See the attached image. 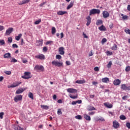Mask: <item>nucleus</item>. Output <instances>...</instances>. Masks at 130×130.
<instances>
[{"mask_svg": "<svg viewBox=\"0 0 130 130\" xmlns=\"http://www.w3.org/2000/svg\"><path fill=\"white\" fill-rule=\"evenodd\" d=\"M86 26H89V25H90V24H91V17H90V16H88L86 17Z\"/></svg>", "mask_w": 130, "mask_h": 130, "instance_id": "obj_16", "label": "nucleus"}, {"mask_svg": "<svg viewBox=\"0 0 130 130\" xmlns=\"http://www.w3.org/2000/svg\"><path fill=\"white\" fill-rule=\"evenodd\" d=\"M37 46H42L43 44V40L41 39L36 41Z\"/></svg>", "mask_w": 130, "mask_h": 130, "instance_id": "obj_15", "label": "nucleus"}, {"mask_svg": "<svg viewBox=\"0 0 130 130\" xmlns=\"http://www.w3.org/2000/svg\"><path fill=\"white\" fill-rule=\"evenodd\" d=\"M129 71H130V67L129 66L126 67L125 68V72H129Z\"/></svg>", "mask_w": 130, "mask_h": 130, "instance_id": "obj_52", "label": "nucleus"}, {"mask_svg": "<svg viewBox=\"0 0 130 130\" xmlns=\"http://www.w3.org/2000/svg\"><path fill=\"white\" fill-rule=\"evenodd\" d=\"M57 15H58L59 16H62L63 15H64L66 14H68V12L67 11H59L57 13Z\"/></svg>", "mask_w": 130, "mask_h": 130, "instance_id": "obj_19", "label": "nucleus"}, {"mask_svg": "<svg viewBox=\"0 0 130 130\" xmlns=\"http://www.w3.org/2000/svg\"><path fill=\"white\" fill-rule=\"evenodd\" d=\"M94 71H95V72H98L99 71V68L98 67H95L94 68Z\"/></svg>", "mask_w": 130, "mask_h": 130, "instance_id": "obj_57", "label": "nucleus"}, {"mask_svg": "<svg viewBox=\"0 0 130 130\" xmlns=\"http://www.w3.org/2000/svg\"><path fill=\"white\" fill-rule=\"evenodd\" d=\"M95 114V112H89L88 114L89 115H94Z\"/></svg>", "mask_w": 130, "mask_h": 130, "instance_id": "obj_56", "label": "nucleus"}, {"mask_svg": "<svg viewBox=\"0 0 130 130\" xmlns=\"http://www.w3.org/2000/svg\"><path fill=\"white\" fill-rule=\"evenodd\" d=\"M5 29V27L3 25H0V31H3V30Z\"/></svg>", "mask_w": 130, "mask_h": 130, "instance_id": "obj_54", "label": "nucleus"}, {"mask_svg": "<svg viewBox=\"0 0 130 130\" xmlns=\"http://www.w3.org/2000/svg\"><path fill=\"white\" fill-rule=\"evenodd\" d=\"M103 18L105 19H106L107 18H108L109 17V13L107 12V11H104L103 12Z\"/></svg>", "mask_w": 130, "mask_h": 130, "instance_id": "obj_13", "label": "nucleus"}, {"mask_svg": "<svg viewBox=\"0 0 130 130\" xmlns=\"http://www.w3.org/2000/svg\"><path fill=\"white\" fill-rule=\"evenodd\" d=\"M126 126L127 127V128H130V123L129 122H127L126 123Z\"/></svg>", "mask_w": 130, "mask_h": 130, "instance_id": "obj_53", "label": "nucleus"}, {"mask_svg": "<svg viewBox=\"0 0 130 130\" xmlns=\"http://www.w3.org/2000/svg\"><path fill=\"white\" fill-rule=\"evenodd\" d=\"M83 36L84 37V38H87L88 39V36L85 34V32H83Z\"/></svg>", "mask_w": 130, "mask_h": 130, "instance_id": "obj_55", "label": "nucleus"}, {"mask_svg": "<svg viewBox=\"0 0 130 130\" xmlns=\"http://www.w3.org/2000/svg\"><path fill=\"white\" fill-rule=\"evenodd\" d=\"M28 3H30V0H24L19 3L18 5H26V4H28Z\"/></svg>", "mask_w": 130, "mask_h": 130, "instance_id": "obj_20", "label": "nucleus"}, {"mask_svg": "<svg viewBox=\"0 0 130 130\" xmlns=\"http://www.w3.org/2000/svg\"><path fill=\"white\" fill-rule=\"evenodd\" d=\"M8 41L10 43H12L13 42V38L12 37L8 38Z\"/></svg>", "mask_w": 130, "mask_h": 130, "instance_id": "obj_45", "label": "nucleus"}, {"mask_svg": "<svg viewBox=\"0 0 130 130\" xmlns=\"http://www.w3.org/2000/svg\"><path fill=\"white\" fill-rule=\"evenodd\" d=\"M92 85H97L98 84V82H96V81H93L92 82Z\"/></svg>", "mask_w": 130, "mask_h": 130, "instance_id": "obj_63", "label": "nucleus"}, {"mask_svg": "<svg viewBox=\"0 0 130 130\" xmlns=\"http://www.w3.org/2000/svg\"><path fill=\"white\" fill-rule=\"evenodd\" d=\"M17 61H18L17 59H16L15 58H12V59H11V62H17Z\"/></svg>", "mask_w": 130, "mask_h": 130, "instance_id": "obj_48", "label": "nucleus"}, {"mask_svg": "<svg viewBox=\"0 0 130 130\" xmlns=\"http://www.w3.org/2000/svg\"><path fill=\"white\" fill-rule=\"evenodd\" d=\"M95 14H100V10L93 9L89 11V16H92V15H95Z\"/></svg>", "mask_w": 130, "mask_h": 130, "instance_id": "obj_1", "label": "nucleus"}, {"mask_svg": "<svg viewBox=\"0 0 130 130\" xmlns=\"http://www.w3.org/2000/svg\"><path fill=\"white\" fill-rule=\"evenodd\" d=\"M23 99V96L22 95H17L16 96H15L14 99V101L15 102H18V101H22Z\"/></svg>", "mask_w": 130, "mask_h": 130, "instance_id": "obj_6", "label": "nucleus"}, {"mask_svg": "<svg viewBox=\"0 0 130 130\" xmlns=\"http://www.w3.org/2000/svg\"><path fill=\"white\" fill-rule=\"evenodd\" d=\"M68 93H77L78 90L75 88H68L67 89Z\"/></svg>", "mask_w": 130, "mask_h": 130, "instance_id": "obj_12", "label": "nucleus"}, {"mask_svg": "<svg viewBox=\"0 0 130 130\" xmlns=\"http://www.w3.org/2000/svg\"><path fill=\"white\" fill-rule=\"evenodd\" d=\"M14 31V28L13 27H9L8 29L6 30L5 32L6 36H9L10 34L12 33Z\"/></svg>", "mask_w": 130, "mask_h": 130, "instance_id": "obj_8", "label": "nucleus"}, {"mask_svg": "<svg viewBox=\"0 0 130 130\" xmlns=\"http://www.w3.org/2000/svg\"><path fill=\"white\" fill-rule=\"evenodd\" d=\"M4 114H5V113L4 112H1L0 113V118H1V119H3V116H4Z\"/></svg>", "mask_w": 130, "mask_h": 130, "instance_id": "obj_50", "label": "nucleus"}, {"mask_svg": "<svg viewBox=\"0 0 130 130\" xmlns=\"http://www.w3.org/2000/svg\"><path fill=\"white\" fill-rule=\"evenodd\" d=\"M14 128L15 130H23V128L20 127V126L18 125H15L14 126Z\"/></svg>", "mask_w": 130, "mask_h": 130, "instance_id": "obj_25", "label": "nucleus"}, {"mask_svg": "<svg viewBox=\"0 0 130 130\" xmlns=\"http://www.w3.org/2000/svg\"><path fill=\"white\" fill-rule=\"evenodd\" d=\"M109 28H110V29H112V28H113V23H111V24L109 25Z\"/></svg>", "mask_w": 130, "mask_h": 130, "instance_id": "obj_62", "label": "nucleus"}, {"mask_svg": "<svg viewBox=\"0 0 130 130\" xmlns=\"http://www.w3.org/2000/svg\"><path fill=\"white\" fill-rule=\"evenodd\" d=\"M56 58L57 59H61V56L60 55H56Z\"/></svg>", "mask_w": 130, "mask_h": 130, "instance_id": "obj_51", "label": "nucleus"}, {"mask_svg": "<svg viewBox=\"0 0 130 130\" xmlns=\"http://www.w3.org/2000/svg\"><path fill=\"white\" fill-rule=\"evenodd\" d=\"M12 47H13V48H18V47H19L18 46V45H17V44H13L12 45Z\"/></svg>", "mask_w": 130, "mask_h": 130, "instance_id": "obj_47", "label": "nucleus"}, {"mask_svg": "<svg viewBox=\"0 0 130 130\" xmlns=\"http://www.w3.org/2000/svg\"><path fill=\"white\" fill-rule=\"evenodd\" d=\"M107 42V40L106 39V38H103L102 40V44H104V43H105V42Z\"/></svg>", "mask_w": 130, "mask_h": 130, "instance_id": "obj_42", "label": "nucleus"}, {"mask_svg": "<svg viewBox=\"0 0 130 130\" xmlns=\"http://www.w3.org/2000/svg\"><path fill=\"white\" fill-rule=\"evenodd\" d=\"M73 7H74V2L72 1L67 7V10H70V9H72Z\"/></svg>", "mask_w": 130, "mask_h": 130, "instance_id": "obj_23", "label": "nucleus"}, {"mask_svg": "<svg viewBox=\"0 0 130 130\" xmlns=\"http://www.w3.org/2000/svg\"><path fill=\"white\" fill-rule=\"evenodd\" d=\"M121 89L123 90V91H129L130 86H127L126 84H123L121 85Z\"/></svg>", "mask_w": 130, "mask_h": 130, "instance_id": "obj_5", "label": "nucleus"}, {"mask_svg": "<svg viewBox=\"0 0 130 130\" xmlns=\"http://www.w3.org/2000/svg\"><path fill=\"white\" fill-rule=\"evenodd\" d=\"M6 44V42H5L4 40H0V45H4Z\"/></svg>", "mask_w": 130, "mask_h": 130, "instance_id": "obj_40", "label": "nucleus"}, {"mask_svg": "<svg viewBox=\"0 0 130 130\" xmlns=\"http://www.w3.org/2000/svg\"><path fill=\"white\" fill-rule=\"evenodd\" d=\"M124 32L126 33V34H129L130 35V29L128 28H126L124 29Z\"/></svg>", "mask_w": 130, "mask_h": 130, "instance_id": "obj_39", "label": "nucleus"}, {"mask_svg": "<svg viewBox=\"0 0 130 130\" xmlns=\"http://www.w3.org/2000/svg\"><path fill=\"white\" fill-rule=\"evenodd\" d=\"M31 77V73L26 72L24 73V76H21V78L26 80L27 79H30Z\"/></svg>", "mask_w": 130, "mask_h": 130, "instance_id": "obj_3", "label": "nucleus"}, {"mask_svg": "<svg viewBox=\"0 0 130 130\" xmlns=\"http://www.w3.org/2000/svg\"><path fill=\"white\" fill-rule=\"evenodd\" d=\"M87 110H88V111H92L93 110H96V108L94 107L89 106L87 107Z\"/></svg>", "mask_w": 130, "mask_h": 130, "instance_id": "obj_22", "label": "nucleus"}, {"mask_svg": "<svg viewBox=\"0 0 130 130\" xmlns=\"http://www.w3.org/2000/svg\"><path fill=\"white\" fill-rule=\"evenodd\" d=\"M119 126H120V124H119V123H118V121L116 120H114L113 122V127H114V128H118Z\"/></svg>", "mask_w": 130, "mask_h": 130, "instance_id": "obj_10", "label": "nucleus"}, {"mask_svg": "<svg viewBox=\"0 0 130 130\" xmlns=\"http://www.w3.org/2000/svg\"><path fill=\"white\" fill-rule=\"evenodd\" d=\"M35 70L43 72V71H44V67L42 66L36 65L35 67Z\"/></svg>", "mask_w": 130, "mask_h": 130, "instance_id": "obj_9", "label": "nucleus"}, {"mask_svg": "<svg viewBox=\"0 0 130 130\" xmlns=\"http://www.w3.org/2000/svg\"><path fill=\"white\" fill-rule=\"evenodd\" d=\"M121 16L123 20H127V19H128V16H127V15H123V14H122Z\"/></svg>", "mask_w": 130, "mask_h": 130, "instance_id": "obj_31", "label": "nucleus"}, {"mask_svg": "<svg viewBox=\"0 0 130 130\" xmlns=\"http://www.w3.org/2000/svg\"><path fill=\"white\" fill-rule=\"evenodd\" d=\"M67 66H71V62L70 61H66Z\"/></svg>", "mask_w": 130, "mask_h": 130, "instance_id": "obj_61", "label": "nucleus"}, {"mask_svg": "<svg viewBox=\"0 0 130 130\" xmlns=\"http://www.w3.org/2000/svg\"><path fill=\"white\" fill-rule=\"evenodd\" d=\"M28 97L32 100L34 99V97L33 96V93L32 92H29L28 93Z\"/></svg>", "mask_w": 130, "mask_h": 130, "instance_id": "obj_38", "label": "nucleus"}, {"mask_svg": "<svg viewBox=\"0 0 130 130\" xmlns=\"http://www.w3.org/2000/svg\"><path fill=\"white\" fill-rule=\"evenodd\" d=\"M57 114H62V112H61V109H58L57 111Z\"/></svg>", "mask_w": 130, "mask_h": 130, "instance_id": "obj_49", "label": "nucleus"}, {"mask_svg": "<svg viewBox=\"0 0 130 130\" xmlns=\"http://www.w3.org/2000/svg\"><path fill=\"white\" fill-rule=\"evenodd\" d=\"M25 90V89H23V88H21L20 89H18L17 91H16V94H21V93H23Z\"/></svg>", "mask_w": 130, "mask_h": 130, "instance_id": "obj_24", "label": "nucleus"}, {"mask_svg": "<svg viewBox=\"0 0 130 130\" xmlns=\"http://www.w3.org/2000/svg\"><path fill=\"white\" fill-rule=\"evenodd\" d=\"M41 108H43V109H46L47 110L49 108V107L48 106L45 105H41Z\"/></svg>", "mask_w": 130, "mask_h": 130, "instance_id": "obj_34", "label": "nucleus"}, {"mask_svg": "<svg viewBox=\"0 0 130 130\" xmlns=\"http://www.w3.org/2000/svg\"><path fill=\"white\" fill-rule=\"evenodd\" d=\"M47 50H48V49L47 48V47H44L43 48V51H44V52H46V51H47Z\"/></svg>", "mask_w": 130, "mask_h": 130, "instance_id": "obj_46", "label": "nucleus"}, {"mask_svg": "<svg viewBox=\"0 0 130 130\" xmlns=\"http://www.w3.org/2000/svg\"><path fill=\"white\" fill-rule=\"evenodd\" d=\"M21 84H22V82L21 81H16L11 85H8V87L15 88V87H18V86H19V85H21Z\"/></svg>", "mask_w": 130, "mask_h": 130, "instance_id": "obj_2", "label": "nucleus"}, {"mask_svg": "<svg viewBox=\"0 0 130 130\" xmlns=\"http://www.w3.org/2000/svg\"><path fill=\"white\" fill-rule=\"evenodd\" d=\"M75 118L76 119H82V116L78 115L75 116Z\"/></svg>", "mask_w": 130, "mask_h": 130, "instance_id": "obj_44", "label": "nucleus"}, {"mask_svg": "<svg viewBox=\"0 0 130 130\" xmlns=\"http://www.w3.org/2000/svg\"><path fill=\"white\" fill-rule=\"evenodd\" d=\"M104 106H106L107 108H112L113 105L111 104H109L108 103H104Z\"/></svg>", "mask_w": 130, "mask_h": 130, "instance_id": "obj_18", "label": "nucleus"}, {"mask_svg": "<svg viewBox=\"0 0 130 130\" xmlns=\"http://www.w3.org/2000/svg\"><path fill=\"white\" fill-rule=\"evenodd\" d=\"M111 66H112V62L110 61L109 63L107 65V68H108V69H110L111 68Z\"/></svg>", "mask_w": 130, "mask_h": 130, "instance_id": "obj_33", "label": "nucleus"}, {"mask_svg": "<svg viewBox=\"0 0 130 130\" xmlns=\"http://www.w3.org/2000/svg\"><path fill=\"white\" fill-rule=\"evenodd\" d=\"M76 103H78V104H81L82 103V100H79L78 101H76Z\"/></svg>", "mask_w": 130, "mask_h": 130, "instance_id": "obj_58", "label": "nucleus"}, {"mask_svg": "<svg viewBox=\"0 0 130 130\" xmlns=\"http://www.w3.org/2000/svg\"><path fill=\"white\" fill-rule=\"evenodd\" d=\"M21 37H22V34H19L18 36L15 37V39L17 41H19V40H20V39H21Z\"/></svg>", "mask_w": 130, "mask_h": 130, "instance_id": "obj_30", "label": "nucleus"}, {"mask_svg": "<svg viewBox=\"0 0 130 130\" xmlns=\"http://www.w3.org/2000/svg\"><path fill=\"white\" fill-rule=\"evenodd\" d=\"M52 64H53V66H55V67H58V68H59L60 67H62L63 63H62V62H60L57 61L53 60L52 62Z\"/></svg>", "mask_w": 130, "mask_h": 130, "instance_id": "obj_4", "label": "nucleus"}, {"mask_svg": "<svg viewBox=\"0 0 130 130\" xmlns=\"http://www.w3.org/2000/svg\"><path fill=\"white\" fill-rule=\"evenodd\" d=\"M35 57V58H37V59H40L41 60L45 59V56L43 54L36 55Z\"/></svg>", "mask_w": 130, "mask_h": 130, "instance_id": "obj_7", "label": "nucleus"}, {"mask_svg": "<svg viewBox=\"0 0 130 130\" xmlns=\"http://www.w3.org/2000/svg\"><path fill=\"white\" fill-rule=\"evenodd\" d=\"M84 117L87 120H88V121L91 120V117H90V116L88 115L87 114H85L84 115Z\"/></svg>", "mask_w": 130, "mask_h": 130, "instance_id": "obj_26", "label": "nucleus"}, {"mask_svg": "<svg viewBox=\"0 0 130 130\" xmlns=\"http://www.w3.org/2000/svg\"><path fill=\"white\" fill-rule=\"evenodd\" d=\"M76 84H85L86 83V80L85 79L79 80L75 81Z\"/></svg>", "mask_w": 130, "mask_h": 130, "instance_id": "obj_17", "label": "nucleus"}, {"mask_svg": "<svg viewBox=\"0 0 130 130\" xmlns=\"http://www.w3.org/2000/svg\"><path fill=\"white\" fill-rule=\"evenodd\" d=\"M127 10L130 11V5H127Z\"/></svg>", "mask_w": 130, "mask_h": 130, "instance_id": "obj_64", "label": "nucleus"}, {"mask_svg": "<svg viewBox=\"0 0 130 130\" xmlns=\"http://www.w3.org/2000/svg\"><path fill=\"white\" fill-rule=\"evenodd\" d=\"M69 97L72 99H77L78 98V94H76L75 95L73 96L71 94H69Z\"/></svg>", "mask_w": 130, "mask_h": 130, "instance_id": "obj_28", "label": "nucleus"}, {"mask_svg": "<svg viewBox=\"0 0 130 130\" xmlns=\"http://www.w3.org/2000/svg\"><path fill=\"white\" fill-rule=\"evenodd\" d=\"M40 23H41V19H39L35 22V25H38V24H40Z\"/></svg>", "mask_w": 130, "mask_h": 130, "instance_id": "obj_41", "label": "nucleus"}, {"mask_svg": "<svg viewBox=\"0 0 130 130\" xmlns=\"http://www.w3.org/2000/svg\"><path fill=\"white\" fill-rule=\"evenodd\" d=\"M5 74H6V75H11L12 74V72L10 71H5Z\"/></svg>", "mask_w": 130, "mask_h": 130, "instance_id": "obj_43", "label": "nucleus"}, {"mask_svg": "<svg viewBox=\"0 0 130 130\" xmlns=\"http://www.w3.org/2000/svg\"><path fill=\"white\" fill-rule=\"evenodd\" d=\"M99 29L100 31H106V28H105V26L104 25L101 26L100 27H99Z\"/></svg>", "mask_w": 130, "mask_h": 130, "instance_id": "obj_29", "label": "nucleus"}, {"mask_svg": "<svg viewBox=\"0 0 130 130\" xmlns=\"http://www.w3.org/2000/svg\"><path fill=\"white\" fill-rule=\"evenodd\" d=\"M102 82L103 83H109V78H107V77L102 78Z\"/></svg>", "mask_w": 130, "mask_h": 130, "instance_id": "obj_21", "label": "nucleus"}, {"mask_svg": "<svg viewBox=\"0 0 130 130\" xmlns=\"http://www.w3.org/2000/svg\"><path fill=\"white\" fill-rule=\"evenodd\" d=\"M120 119L121 120H125V119H126V117L123 115H121L120 116Z\"/></svg>", "mask_w": 130, "mask_h": 130, "instance_id": "obj_32", "label": "nucleus"}, {"mask_svg": "<svg viewBox=\"0 0 130 130\" xmlns=\"http://www.w3.org/2000/svg\"><path fill=\"white\" fill-rule=\"evenodd\" d=\"M107 53L108 55H112V52H110L109 51H108L107 52Z\"/></svg>", "mask_w": 130, "mask_h": 130, "instance_id": "obj_60", "label": "nucleus"}, {"mask_svg": "<svg viewBox=\"0 0 130 130\" xmlns=\"http://www.w3.org/2000/svg\"><path fill=\"white\" fill-rule=\"evenodd\" d=\"M11 57V53H6L4 55V58H9V57Z\"/></svg>", "mask_w": 130, "mask_h": 130, "instance_id": "obj_27", "label": "nucleus"}, {"mask_svg": "<svg viewBox=\"0 0 130 130\" xmlns=\"http://www.w3.org/2000/svg\"><path fill=\"white\" fill-rule=\"evenodd\" d=\"M103 23V21H102V20H99L97 21V22L96 23V24L98 25H102Z\"/></svg>", "mask_w": 130, "mask_h": 130, "instance_id": "obj_35", "label": "nucleus"}, {"mask_svg": "<svg viewBox=\"0 0 130 130\" xmlns=\"http://www.w3.org/2000/svg\"><path fill=\"white\" fill-rule=\"evenodd\" d=\"M56 32V29L55 28V27H53L52 28V34L53 35H54V34H55V32Z\"/></svg>", "mask_w": 130, "mask_h": 130, "instance_id": "obj_36", "label": "nucleus"}, {"mask_svg": "<svg viewBox=\"0 0 130 130\" xmlns=\"http://www.w3.org/2000/svg\"><path fill=\"white\" fill-rule=\"evenodd\" d=\"M120 83H121V81L118 79H117L114 81L113 84L115 86H118V85H120Z\"/></svg>", "mask_w": 130, "mask_h": 130, "instance_id": "obj_14", "label": "nucleus"}, {"mask_svg": "<svg viewBox=\"0 0 130 130\" xmlns=\"http://www.w3.org/2000/svg\"><path fill=\"white\" fill-rule=\"evenodd\" d=\"M58 51L59 54L63 55V54H64V48H63V47H59L58 49Z\"/></svg>", "mask_w": 130, "mask_h": 130, "instance_id": "obj_11", "label": "nucleus"}, {"mask_svg": "<svg viewBox=\"0 0 130 130\" xmlns=\"http://www.w3.org/2000/svg\"><path fill=\"white\" fill-rule=\"evenodd\" d=\"M128 98L127 95H125L122 98V99L123 100H126L127 98Z\"/></svg>", "mask_w": 130, "mask_h": 130, "instance_id": "obj_59", "label": "nucleus"}, {"mask_svg": "<svg viewBox=\"0 0 130 130\" xmlns=\"http://www.w3.org/2000/svg\"><path fill=\"white\" fill-rule=\"evenodd\" d=\"M117 50V45L116 44H114L113 46L112 47V50Z\"/></svg>", "mask_w": 130, "mask_h": 130, "instance_id": "obj_37", "label": "nucleus"}]
</instances>
